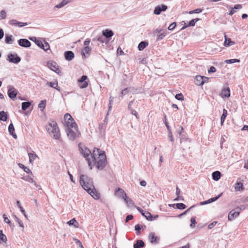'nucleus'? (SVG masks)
<instances>
[{"mask_svg":"<svg viewBox=\"0 0 248 248\" xmlns=\"http://www.w3.org/2000/svg\"><path fill=\"white\" fill-rule=\"evenodd\" d=\"M92 161L98 170H103L107 163V157L104 151L99 148H94L92 154Z\"/></svg>","mask_w":248,"mask_h":248,"instance_id":"1","label":"nucleus"},{"mask_svg":"<svg viewBox=\"0 0 248 248\" xmlns=\"http://www.w3.org/2000/svg\"><path fill=\"white\" fill-rule=\"evenodd\" d=\"M46 128L47 131L51 134L54 139L59 140L60 138L61 134L60 130L57 123L55 121H52L51 122H49L46 126Z\"/></svg>","mask_w":248,"mask_h":248,"instance_id":"2","label":"nucleus"},{"mask_svg":"<svg viewBox=\"0 0 248 248\" xmlns=\"http://www.w3.org/2000/svg\"><path fill=\"white\" fill-rule=\"evenodd\" d=\"M79 183L82 188L86 191L88 189L93 187L94 186L93 179L87 175L83 174H81L80 176Z\"/></svg>","mask_w":248,"mask_h":248,"instance_id":"3","label":"nucleus"},{"mask_svg":"<svg viewBox=\"0 0 248 248\" xmlns=\"http://www.w3.org/2000/svg\"><path fill=\"white\" fill-rule=\"evenodd\" d=\"M78 147L80 153L85 158H86L88 161V164L90 167V170H92L93 169V167L92 166V162L90 156H91L92 157V154H93V153H91V151L81 143H79L78 144Z\"/></svg>","mask_w":248,"mask_h":248,"instance_id":"4","label":"nucleus"},{"mask_svg":"<svg viewBox=\"0 0 248 248\" xmlns=\"http://www.w3.org/2000/svg\"><path fill=\"white\" fill-rule=\"evenodd\" d=\"M66 131L69 139L71 140H75L80 135V133L78 130V127L76 129L71 128L66 129Z\"/></svg>","mask_w":248,"mask_h":248,"instance_id":"5","label":"nucleus"},{"mask_svg":"<svg viewBox=\"0 0 248 248\" xmlns=\"http://www.w3.org/2000/svg\"><path fill=\"white\" fill-rule=\"evenodd\" d=\"M7 60L10 62L17 64L21 61V58L16 54H9L7 56Z\"/></svg>","mask_w":248,"mask_h":248,"instance_id":"6","label":"nucleus"},{"mask_svg":"<svg viewBox=\"0 0 248 248\" xmlns=\"http://www.w3.org/2000/svg\"><path fill=\"white\" fill-rule=\"evenodd\" d=\"M47 66L50 69L55 72L56 73L59 74L61 73L59 66L55 62L52 61L47 62Z\"/></svg>","mask_w":248,"mask_h":248,"instance_id":"7","label":"nucleus"},{"mask_svg":"<svg viewBox=\"0 0 248 248\" xmlns=\"http://www.w3.org/2000/svg\"><path fill=\"white\" fill-rule=\"evenodd\" d=\"M168 9V6L166 5L162 4L158 5L155 7L154 10V14L156 15H159L162 12L166 11Z\"/></svg>","mask_w":248,"mask_h":248,"instance_id":"8","label":"nucleus"},{"mask_svg":"<svg viewBox=\"0 0 248 248\" xmlns=\"http://www.w3.org/2000/svg\"><path fill=\"white\" fill-rule=\"evenodd\" d=\"M120 190L122 192V197L126 202L127 206L129 207H133L134 206V203L132 200L129 197H127L126 194L124 190L120 189Z\"/></svg>","mask_w":248,"mask_h":248,"instance_id":"9","label":"nucleus"},{"mask_svg":"<svg viewBox=\"0 0 248 248\" xmlns=\"http://www.w3.org/2000/svg\"><path fill=\"white\" fill-rule=\"evenodd\" d=\"M137 209L148 220L153 221V216L148 211H144L140 207H137Z\"/></svg>","mask_w":248,"mask_h":248,"instance_id":"10","label":"nucleus"},{"mask_svg":"<svg viewBox=\"0 0 248 248\" xmlns=\"http://www.w3.org/2000/svg\"><path fill=\"white\" fill-rule=\"evenodd\" d=\"M148 239L152 244H157L160 241V237L156 236L155 232L150 233Z\"/></svg>","mask_w":248,"mask_h":248,"instance_id":"11","label":"nucleus"},{"mask_svg":"<svg viewBox=\"0 0 248 248\" xmlns=\"http://www.w3.org/2000/svg\"><path fill=\"white\" fill-rule=\"evenodd\" d=\"M17 91L14 87H10L8 91V95L10 99L15 100L16 98Z\"/></svg>","mask_w":248,"mask_h":248,"instance_id":"12","label":"nucleus"},{"mask_svg":"<svg viewBox=\"0 0 248 248\" xmlns=\"http://www.w3.org/2000/svg\"><path fill=\"white\" fill-rule=\"evenodd\" d=\"M86 191L94 199L98 200L100 198V193L97 192L94 186L88 189Z\"/></svg>","mask_w":248,"mask_h":248,"instance_id":"13","label":"nucleus"},{"mask_svg":"<svg viewBox=\"0 0 248 248\" xmlns=\"http://www.w3.org/2000/svg\"><path fill=\"white\" fill-rule=\"evenodd\" d=\"M88 78L87 76L83 75L78 80V82L79 83H81V84L79 85L80 88L82 89H84L86 88L88 85V83L86 80Z\"/></svg>","mask_w":248,"mask_h":248,"instance_id":"14","label":"nucleus"},{"mask_svg":"<svg viewBox=\"0 0 248 248\" xmlns=\"http://www.w3.org/2000/svg\"><path fill=\"white\" fill-rule=\"evenodd\" d=\"M18 44L24 47H29L31 46V43L27 39H20L18 40Z\"/></svg>","mask_w":248,"mask_h":248,"instance_id":"15","label":"nucleus"},{"mask_svg":"<svg viewBox=\"0 0 248 248\" xmlns=\"http://www.w3.org/2000/svg\"><path fill=\"white\" fill-rule=\"evenodd\" d=\"M102 34L109 41L112 36L113 35L114 33L112 30L109 29H106L102 31Z\"/></svg>","mask_w":248,"mask_h":248,"instance_id":"16","label":"nucleus"},{"mask_svg":"<svg viewBox=\"0 0 248 248\" xmlns=\"http://www.w3.org/2000/svg\"><path fill=\"white\" fill-rule=\"evenodd\" d=\"M239 211L237 210L234 211V210H231L228 215V218L229 220H232L234 217H238L239 215Z\"/></svg>","mask_w":248,"mask_h":248,"instance_id":"17","label":"nucleus"},{"mask_svg":"<svg viewBox=\"0 0 248 248\" xmlns=\"http://www.w3.org/2000/svg\"><path fill=\"white\" fill-rule=\"evenodd\" d=\"M66 60L68 61H71L75 57V54L72 51H66L64 54Z\"/></svg>","mask_w":248,"mask_h":248,"instance_id":"18","label":"nucleus"},{"mask_svg":"<svg viewBox=\"0 0 248 248\" xmlns=\"http://www.w3.org/2000/svg\"><path fill=\"white\" fill-rule=\"evenodd\" d=\"M65 125L66 126V129H76L78 128V125L75 121H66L65 122Z\"/></svg>","mask_w":248,"mask_h":248,"instance_id":"19","label":"nucleus"},{"mask_svg":"<svg viewBox=\"0 0 248 248\" xmlns=\"http://www.w3.org/2000/svg\"><path fill=\"white\" fill-rule=\"evenodd\" d=\"M145 246L144 241L140 239L136 240L133 245L134 248H143Z\"/></svg>","mask_w":248,"mask_h":248,"instance_id":"20","label":"nucleus"},{"mask_svg":"<svg viewBox=\"0 0 248 248\" xmlns=\"http://www.w3.org/2000/svg\"><path fill=\"white\" fill-rule=\"evenodd\" d=\"M195 83L198 86H202L204 83V81L203 80V78L202 76H196L195 78Z\"/></svg>","mask_w":248,"mask_h":248,"instance_id":"21","label":"nucleus"},{"mask_svg":"<svg viewBox=\"0 0 248 248\" xmlns=\"http://www.w3.org/2000/svg\"><path fill=\"white\" fill-rule=\"evenodd\" d=\"M8 131L10 135H12L14 139L17 138V135L14 133L15 128L12 123H11L8 126Z\"/></svg>","mask_w":248,"mask_h":248,"instance_id":"22","label":"nucleus"},{"mask_svg":"<svg viewBox=\"0 0 248 248\" xmlns=\"http://www.w3.org/2000/svg\"><path fill=\"white\" fill-rule=\"evenodd\" d=\"M244 189V186L242 183L240 181H237L234 185V189L235 191H240Z\"/></svg>","mask_w":248,"mask_h":248,"instance_id":"23","label":"nucleus"},{"mask_svg":"<svg viewBox=\"0 0 248 248\" xmlns=\"http://www.w3.org/2000/svg\"><path fill=\"white\" fill-rule=\"evenodd\" d=\"M46 85H48L49 86L55 89H56L57 91L60 92L61 91V88L58 86V82L57 81H56L55 82H47Z\"/></svg>","mask_w":248,"mask_h":248,"instance_id":"24","label":"nucleus"},{"mask_svg":"<svg viewBox=\"0 0 248 248\" xmlns=\"http://www.w3.org/2000/svg\"><path fill=\"white\" fill-rule=\"evenodd\" d=\"M190 142V140L188 138H186L184 135H182V136H181V137H180L181 144H182L183 142H187L188 144H189ZM182 146L184 147V148H183L184 150L185 149V148H187V147L189 148V145H185V146L182 145Z\"/></svg>","mask_w":248,"mask_h":248,"instance_id":"25","label":"nucleus"},{"mask_svg":"<svg viewBox=\"0 0 248 248\" xmlns=\"http://www.w3.org/2000/svg\"><path fill=\"white\" fill-rule=\"evenodd\" d=\"M224 37H225V41L224 42V46H225L226 47H228V46H231L232 45H234L235 44V43L233 41H232L230 38H227L226 35H225Z\"/></svg>","mask_w":248,"mask_h":248,"instance_id":"26","label":"nucleus"},{"mask_svg":"<svg viewBox=\"0 0 248 248\" xmlns=\"http://www.w3.org/2000/svg\"><path fill=\"white\" fill-rule=\"evenodd\" d=\"M14 41V38L12 35L6 34L5 36V42L7 44H12Z\"/></svg>","mask_w":248,"mask_h":248,"instance_id":"27","label":"nucleus"},{"mask_svg":"<svg viewBox=\"0 0 248 248\" xmlns=\"http://www.w3.org/2000/svg\"><path fill=\"white\" fill-rule=\"evenodd\" d=\"M213 179L215 181H218L220 179L221 174L219 171H215L212 174Z\"/></svg>","mask_w":248,"mask_h":248,"instance_id":"28","label":"nucleus"},{"mask_svg":"<svg viewBox=\"0 0 248 248\" xmlns=\"http://www.w3.org/2000/svg\"><path fill=\"white\" fill-rule=\"evenodd\" d=\"M148 43L147 41H143L140 42L138 45V48L140 51L143 50L147 46Z\"/></svg>","mask_w":248,"mask_h":248,"instance_id":"29","label":"nucleus"},{"mask_svg":"<svg viewBox=\"0 0 248 248\" xmlns=\"http://www.w3.org/2000/svg\"><path fill=\"white\" fill-rule=\"evenodd\" d=\"M8 119V114L7 112L4 111H0V121L6 122Z\"/></svg>","mask_w":248,"mask_h":248,"instance_id":"30","label":"nucleus"},{"mask_svg":"<svg viewBox=\"0 0 248 248\" xmlns=\"http://www.w3.org/2000/svg\"><path fill=\"white\" fill-rule=\"evenodd\" d=\"M222 94L224 96L229 97L230 96V89L229 87L224 88L222 90Z\"/></svg>","mask_w":248,"mask_h":248,"instance_id":"31","label":"nucleus"},{"mask_svg":"<svg viewBox=\"0 0 248 248\" xmlns=\"http://www.w3.org/2000/svg\"><path fill=\"white\" fill-rule=\"evenodd\" d=\"M31 105V102L29 101L24 102L21 104V108L23 110H26Z\"/></svg>","mask_w":248,"mask_h":248,"instance_id":"32","label":"nucleus"},{"mask_svg":"<svg viewBox=\"0 0 248 248\" xmlns=\"http://www.w3.org/2000/svg\"><path fill=\"white\" fill-rule=\"evenodd\" d=\"M69 3L68 0H63L59 4L56 5L55 6V8H61L66 5L67 4Z\"/></svg>","mask_w":248,"mask_h":248,"instance_id":"33","label":"nucleus"},{"mask_svg":"<svg viewBox=\"0 0 248 248\" xmlns=\"http://www.w3.org/2000/svg\"><path fill=\"white\" fill-rule=\"evenodd\" d=\"M46 100H43L41 101L40 103L38 104V108H40L41 111H43L46 108Z\"/></svg>","mask_w":248,"mask_h":248,"instance_id":"34","label":"nucleus"},{"mask_svg":"<svg viewBox=\"0 0 248 248\" xmlns=\"http://www.w3.org/2000/svg\"><path fill=\"white\" fill-rule=\"evenodd\" d=\"M97 40L98 41L102 43H105L106 44H107L109 42L107 39V38H105V37L104 36H103V35L102 36H99L97 38Z\"/></svg>","mask_w":248,"mask_h":248,"instance_id":"35","label":"nucleus"},{"mask_svg":"<svg viewBox=\"0 0 248 248\" xmlns=\"http://www.w3.org/2000/svg\"><path fill=\"white\" fill-rule=\"evenodd\" d=\"M69 225H74L75 227H78V223L75 218H72L67 222Z\"/></svg>","mask_w":248,"mask_h":248,"instance_id":"36","label":"nucleus"},{"mask_svg":"<svg viewBox=\"0 0 248 248\" xmlns=\"http://www.w3.org/2000/svg\"><path fill=\"white\" fill-rule=\"evenodd\" d=\"M34 42L36 45L42 49H44V44L42 41L40 40L37 39L36 38H34Z\"/></svg>","mask_w":248,"mask_h":248,"instance_id":"37","label":"nucleus"},{"mask_svg":"<svg viewBox=\"0 0 248 248\" xmlns=\"http://www.w3.org/2000/svg\"><path fill=\"white\" fill-rule=\"evenodd\" d=\"M64 120L66 122V121H75L74 120L72 117L71 115L69 113H66L64 116Z\"/></svg>","mask_w":248,"mask_h":248,"instance_id":"38","label":"nucleus"},{"mask_svg":"<svg viewBox=\"0 0 248 248\" xmlns=\"http://www.w3.org/2000/svg\"><path fill=\"white\" fill-rule=\"evenodd\" d=\"M28 155L29 157L30 162L31 163L34 161L36 157H37V155L35 154L29 153Z\"/></svg>","mask_w":248,"mask_h":248,"instance_id":"39","label":"nucleus"},{"mask_svg":"<svg viewBox=\"0 0 248 248\" xmlns=\"http://www.w3.org/2000/svg\"><path fill=\"white\" fill-rule=\"evenodd\" d=\"M200 20V18H195V19H193L192 20H191L187 24H188V26H189V27H193V26H194L196 23L197 22H198V21H199Z\"/></svg>","mask_w":248,"mask_h":248,"instance_id":"40","label":"nucleus"},{"mask_svg":"<svg viewBox=\"0 0 248 248\" xmlns=\"http://www.w3.org/2000/svg\"><path fill=\"white\" fill-rule=\"evenodd\" d=\"M18 166L20 168H22L24 170L28 173H32L31 170L27 167L25 166L23 164L19 163Z\"/></svg>","mask_w":248,"mask_h":248,"instance_id":"41","label":"nucleus"},{"mask_svg":"<svg viewBox=\"0 0 248 248\" xmlns=\"http://www.w3.org/2000/svg\"><path fill=\"white\" fill-rule=\"evenodd\" d=\"M224 62L226 63L232 64L235 62H240V60L237 59H229L225 60Z\"/></svg>","mask_w":248,"mask_h":248,"instance_id":"42","label":"nucleus"},{"mask_svg":"<svg viewBox=\"0 0 248 248\" xmlns=\"http://www.w3.org/2000/svg\"><path fill=\"white\" fill-rule=\"evenodd\" d=\"M0 240L3 242H6L7 240L6 236L3 234L1 230H0Z\"/></svg>","mask_w":248,"mask_h":248,"instance_id":"43","label":"nucleus"},{"mask_svg":"<svg viewBox=\"0 0 248 248\" xmlns=\"http://www.w3.org/2000/svg\"><path fill=\"white\" fill-rule=\"evenodd\" d=\"M176 207L178 209L183 210L186 208V205L183 203H178L176 204Z\"/></svg>","mask_w":248,"mask_h":248,"instance_id":"44","label":"nucleus"},{"mask_svg":"<svg viewBox=\"0 0 248 248\" xmlns=\"http://www.w3.org/2000/svg\"><path fill=\"white\" fill-rule=\"evenodd\" d=\"M222 193H221L220 194H219L218 196H216L214 198H212L211 199H209V200H208V202L209 203H210L212 202H215L216 201H217V199H218L222 195Z\"/></svg>","mask_w":248,"mask_h":248,"instance_id":"45","label":"nucleus"},{"mask_svg":"<svg viewBox=\"0 0 248 248\" xmlns=\"http://www.w3.org/2000/svg\"><path fill=\"white\" fill-rule=\"evenodd\" d=\"M16 221L18 223L20 227L24 229V226L22 221L16 215H14Z\"/></svg>","mask_w":248,"mask_h":248,"instance_id":"46","label":"nucleus"},{"mask_svg":"<svg viewBox=\"0 0 248 248\" xmlns=\"http://www.w3.org/2000/svg\"><path fill=\"white\" fill-rule=\"evenodd\" d=\"M6 17V12L3 10L0 11V20L4 19Z\"/></svg>","mask_w":248,"mask_h":248,"instance_id":"47","label":"nucleus"},{"mask_svg":"<svg viewBox=\"0 0 248 248\" xmlns=\"http://www.w3.org/2000/svg\"><path fill=\"white\" fill-rule=\"evenodd\" d=\"M202 10L200 8H197L193 10H191L188 12L189 14H199L202 12Z\"/></svg>","mask_w":248,"mask_h":248,"instance_id":"48","label":"nucleus"},{"mask_svg":"<svg viewBox=\"0 0 248 248\" xmlns=\"http://www.w3.org/2000/svg\"><path fill=\"white\" fill-rule=\"evenodd\" d=\"M106 127V125L105 124H99V128L101 134L104 133Z\"/></svg>","mask_w":248,"mask_h":248,"instance_id":"49","label":"nucleus"},{"mask_svg":"<svg viewBox=\"0 0 248 248\" xmlns=\"http://www.w3.org/2000/svg\"><path fill=\"white\" fill-rule=\"evenodd\" d=\"M191 223L190 224V227L191 228H194L195 227V225L196 224V219L195 217H192L190 219Z\"/></svg>","mask_w":248,"mask_h":248,"instance_id":"50","label":"nucleus"},{"mask_svg":"<svg viewBox=\"0 0 248 248\" xmlns=\"http://www.w3.org/2000/svg\"><path fill=\"white\" fill-rule=\"evenodd\" d=\"M184 130V129L182 126H178L176 129V132L180 136L182 135V132Z\"/></svg>","mask_w":248,"mask_h":248,"instance_id":"51","label":"nucleus"},{"mask_svg":"<svg viewBox=\"0 0 248 248\" xmlns=\"http://www.w3.org/2000/svg\"><path fill=\"white\" fill-rule=\"evenodd\" d=\"M175 98L178 100L183 101L184 100V97L182 93L176 94Z\"/></svg>","mask_w":248,"mask_h":248,"instance_id":"52","label":"nucleus"},{"mask_svg":"<svg viewBox=\"0 0 248 248\" xmlns=\"http://www.w3.org/2000/svg\"><path fill=\"white\" fill-rule=\"evenodd\" d=\"M8 24L10 25H12V26H17V24H18V21L16 20H15V19H12V20H10L8 22Z\"/></svg>","mask_w":248,"mask_h":248,"instance_id":"53","label":"nucleus"},{"mask_svg":"<svg viewBox=\"0 0 248 248\" xmlns=\"http://www.w3.org/2000/svg\"><path fill=\"white\" fill-rule=\"evenodd\" d=\"M129 88H125L121 92V97L123 98V97L126 95V94H128L129 93Z\"/></svg>","mask_w":248,"mask_h":248,"instance_id":"54","label":"nucleus"},{"mask_svg":"<svg viewBox=\"0 0 248 248\" xmlns=\"http://www.w3.org/2000/svg\"><path fill=\"white\" fill-rule=\"evenodd\" d=\"M141 229V228L140 224H137L135 226V230L136 231L137 234H139L140 233V231Z\"/></svg>","mask_w":248,"mask_h":248,"instance_id":"55","label":"nucleus"},{"mask_svg":"<svg viewBox=\"0 0 248 248\" xmlns=\"http://www.w3.org/2000/svg\"><path fill=\"white\" fill-rule=\"evenodd\" d=\"M176 26V23L175 22L172 23L168 27V29L169 31H172Z\"/></svg>","mask_w":248,"mask_h":248,"instance_id":"56","label":"nucleus"},{"mask_svg":"<svg viewBox=\"0 0 248 248\" xmlns=\"http://www.w3.org/2000/svg\"><path fill=\"white\" fill-rule=\"evenodd\" d=\"M195 205H193L187 209L183 213L180 214L178 217H181V216L186 215L188 212H189L192 208H193Z\"/></svg>","mask_w":248,"mask_h":248,"instance_id":"57","label":"nucleus"},{"mask_svg":"<svg viewBox=\"0 0 248 248\" xmlns=\"http://www.w3.org/2000/svg\"><path fill=\"white\" fill-rule=\"evenodd\" d=\"M165 34L164 33H161L158 35H157V37L156 39L157 41L161 40L164 38V37L165 36Z\"/></svg>","mask_w":248,"mask_h":248,"instance_id":"58","label":"nucleus"},{"mask_svg":"<svg viewBox=\"0 0 248 248\" xmlns=\"http://www.w3.org/2000/svg\"><path fill=\"white\" fill-rule=\"evenodd\" d=\"M131 113L132 115H133L135 116V117H136V118H137V119H139V114H138V112H137L135 110H134V109H131Z\"/></svg>","mask_w":248,"mask_h":248,"instance_id":"59","label":"nucleus"},{"mask_svg":"<svg viewBox=\"0 0 248 248\" xmlns=\"http://www.w3.org/2000/svg\"><path fill=\"white\" fill-rule=\"evenodd\" d=\"M217 222L216 221H213V222H212L211 223L209 224V225L208 226V228L209 229H212L217 224Z\"/></svg>","mask_w":248,"mask_h":248,"instance_id":"60","label":"nucleus"},{"mask_svg":"<svg viewBox=\"0 0 248 248\" xmlns=\"http://www.w3.org/2000/svg\"><path fill=\"white\" fill-rule=\"evenodd\" d=\"M246 206L245 205H242L235 208L236 210L239 211V213L241 210H243L246 208Z\"/></svg>","mask_w":248,"mask_h":248,"instance_id":"61","label":"nucleus"},{"mask_svg":"<svg viewBox=\"0 0 248 248\" xmlns=\"http://www.w3.org/2000/svg\"><path fill=\"white\" fill-rule=\"evenodd\" d=\"M44 46L45 47H44V49H43L45 51H46L47 50L49 49V48H50L49 45L47 42H45V44H44Z\"/></svg>","mask_w":248,"mask_h":248,"instance_id":"62","label":"nucleus"},{"mask_svg":"<svg viewBox=\"0 0 248 248\" xmlns=\"http://www.w3.org/2000/svg\"><path fill=\"white\" fill-rule=\"evenodd\" d=\"M3 217L4 218V221L7 224H11V221L8 219L5 214L3 215Z\"/></svg>","mask_w":248,"mask_h":248,"instance_id":"63","label":"nucleus"},{"mask_svg":"<svg viewBox=\"0 0 248 248\" xmlns=\"http://www.w3.org/2000/svg\"><path fill=\"white\" fill-rule=\"evenodd\" d=\"M168 137L171 142H174V138L171 131L169 132Z\"/></svg>","mask_w":248,"mask_h":248,"instance_id":"64","label":"nucleus"}]
</instances>
